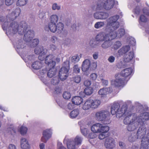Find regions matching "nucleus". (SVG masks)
Masks as SVG:
<instances>
[{
	"label": "nucleus",
	"instance_id": "nucleus-1",
	"mask_svg": "<svg viewBox=\"0 0 149 149\" xmlns=\"http://www.w3.org/2000/svg\"><path fill=\"white\" fill-rule=\"evenodd\" d=\"M20 13V10L19 8H16L15 10L11 13L8 14L6 18L3 16L0 15V21L1 22H4L2 25V28L3 30H6L8 27L9 28H12V31L14 34L17 32L19 34H22L24 31L26 23L25 21L21 22L19 25L15 22L11 23L10 25L8 26L9 22L13 21L19 15Z\"/></svg>",
	"mask_w": 149,
	"mask_h": 149
},
{
	"label": "nucleus",
	"instance_id": "nucleus-2",
	"mask_svg": "<svg viewBox=\"0 0 149 149\" xmlns=\"http://www.w3.org/2000/svg\"><path fill=\"white\" fill-rule=\"evenodd\" d=\"M119 17L118 15H116L110 17L108 20L107 26L109 27L108 30L110 31V39L112 40L117 36L120 38L125 34V30L123 28L120 29L117 32H116V30L120 26L119 23L117 21Z\"/></svg>",
	"mask_w": 149,
	"mask_h": 149
},
{
	"label": "nucleus",
	"instance_id": "nucleus-3",
	"mask_svg": "<svg viewBox=\"0 0 149 149\" xmlns=\"http://www.w3.org/2000/svg\"><path fill=\"white\" fill-rule=\"evenodd\" d=\"M138 124L140 125L137 132L136 136L138 139H141V143L143 140L144 142L148 141H149V136H147V134L145 136L146 132L147 129L144 126V122L149 119V113L147 112H144L140 114L137 118Z\"/></svg>",
	"mask_w": 149,
	"mask_h": 149
},
{
	"label": "nucleus",
	"instance_id": "nucleus-4",
	"mask_svg": "<svg viewBox=\"0 0 149 149\" xmlns=\"http://www.w3.org/2000/svg\"><path fill=\"white\" fill-rule=\"evenodd\" d=\"M132 72L131 68H126L123 70L121 73L116 74L115 75V79L111 81V85L116 88H122L126 83V78L130 76Z\"/></svg>",
	"mask_w": 149,
	"mask_h": 149
},
{
	"label": "nucleus",
	"instance_id": "nucleus-5",
	"mask_svg": "<svg viewBox=\"0 0 149 149\" xmlns=\"http://www.w3.org/2000/svg\"><path fill=\"white\" fill-rule=\"evenodd\" d=\"M25 26L24 32L22 34V35L24 34V39L26 42H30L31 41V42L30 44L31 47H34L38 44L39 40L37 39H34L31 41L34 36V31L32 30H29L30 27L26 24ZM20 35H21V34Z\"/></svg>",
	"mask_w": 149,
	"mask_h": 149
},
{
	"label": "nucleus",
	"instance_id": "nucleus-6",
	"mask_svg": "<svg viewBox=\"0 0 149 149\" xmlns=\"http://www.w3.org/2000/svg\"><path fill=\"white\" fill-rule=\"evenodd\" d=\"M120 105L117 102H114L111 108V112L112 115H116L117 118H120L123 116L125 113L127 108L126 106L123 105L120 109Z\"/></svg>",
	"mask_w": 149,
	"mask_h": 149
},
{
	"label": "nucleus",
	"instance_id": "nucleus-7",
	"mask_svg": "<svg viewBox=\"0 0 149 149\" xmlns=\"http://www.w3.org/2000/svg\"><path fill=\"white\" fill-rule=\"evenodd\" d=\"M54 56L52 54H50L46 57L45 63L50 67V68L47 73L48 77L51 78L56 74V70L54 68L56 65V62L53 60Z\"/></svg>",
	"mask_w": 149,
	"mask_h": 149
},
{
	"label": "nucleus",
	"instance_id": "nucleus-8",
	"mask_svg": "<svg viewBox=\"0 0 149 149\" xmlns=\"http://www.w3.org/2000/svg\"><path fill=\"white\" fill-rule=\"evenodd\" d=\"M114 0H98L96 6V9L100 10L104 8L109 10L114 6Z\"/></svg>",
	"mask_w": 149,
	"mask_h": 149
},
{
	"label": "nucleus",
	"instance_id": "nucleus-9",
	"mask_svg": "<svg viewBox=\"0 0 149 149\" xmlns=\"http://www.w3.org/2000/svg\"><path fill=\"white\" fill-rule=\"evenodd\" d=\"M70 69L69 61H65L59 72L58 76L61 80L63 81L67 79L68 76Z\"/></svg>",
	"mask_w": 149,
	"mask_h": 149
},
{
	"label": "nucleus",
	"instance_id": "nucleus-10",
	"mask_svg": "<svg viewBox=\"0 0 149 149\" xmlns=\"http://www.w3.org/2000/svg\"><path fill=\"white\" fill-rule=\"evenodd\" d=\"M123 116H125L123 121L125 125L131 124L136 122V120L138 121L137 118L139 116L136 117L135 114L132 113L130 111H127Z\"/></svg>",
	"mask_w": 149,
	"mask_h": 149
},
{
	"label": "nucleus",
	"instance_id": "nucleus-11",
	"mask_svg": "<svg viewBox=\"0 0 149 149\" xmlns=\"http://www.w3.org/2000/svg\"><path fill=\"white\" fill-rule=\"evenodd\" d=\"M47 50L44 49L42 46L36 47L34 50L36 54L39 55L38 57V59L41 61L44 60L45 58V55Z\"/></svg>",
	"mask_w": 149,
	"mask_h": 149
},
{
	"label": "nucleus",
	"instance_id": "nucleus-12",
	"mask_svg": "<svg viewBox=\"0 0 149 149\" xmlns=\"http://www.w3.org/2000/svg\"><path fill=\"white\" fill-rule=\"evenodd\" d=\"M109 27L107 25L106 30L108 33L106 34L104 32H101L97 35L96 37V39L97 41H102L105 40H112L110 39L111 35L110 31H108Z\"/></svg>",
	"mask_w": 149,
	"mask_h": 149
},
{
	"label": "nucleus",
	"instance_id": "nucleus-13",
	"mask_svg": "<svg viewBox=\"0 0 149 149\" xmlns=\"http://www.w3.org/2000/svg\"><path fill=\"white\" fill-rule=\"evenodd\" d=\"M110 115V113L108 111L102 110L96 112L95 115L97 119L98 120L103 121L104 120Z\"/></svg>",
	"mask_w": 149,
	"mask_h": 149
},
{
	"label": "nucleus",
	"instance_id": "nucleus-14",
	"mask_svg": "<svg viewBox=\"0 0 149 149\" xmlns=\"http://www.w3.org/2000/svg\"><path fill=\"white\" fill-rule=\"evenodd\" d=\"M52 132L50 129H47L43 131V136L41 138V141L46 143L51 137Z\"/></svg>",
	"mask_w": 149,
	"mask_h": 149
},
{
	"label": "nucleus",
	"instance_id": "nucleus-15",
	"mask_svg": "<svg viewBox=\"0 0 149 149\" xmlns=\"http://www.w3.org/2000/svg\"><path fill=\"white\" fill-rule=\"evenodd\" d=\"M115 141L111 137L107 138L106 139L104 146L107 148L112 149L115 147Z\"/></svg>",
	"mask_w": 149,
	"mask_h": 149
},
{
	"label": "nucleus",
	"instance_id": "nucleus-16",
	"mask_svg": "<svg viewBox=\"0 0 149 149\" xmlns=\"http://www.w3.org/2000/svg\"><path fill=\"white\" fill-rule=\"evenodd\" d=\"M90 61L88 59H85L83 62L81 66L82 70L83 72L87 71L90 68Z\"/></svg>",
	"mask_w": 149,
	"mask_h": 149
},
{
	"label": "nucleus",
	"instance_id": "nucleus-17",
	"mask_svg": "<svg viewBox=\"0 0 149 149\" xmlns=\"http://www.w3.org/2000/svg\"><path fill=\"white\" fill-rule=\"evenodd\" d=\"M83 101L82 97L79 96H75L73 97L72 99V103L76 105H79L81 104Z\"/></svg>",
	"mask_w": 149,
	"mask_h": 149
},
{
	"label": "nucleus",
	"instance_id": "nucleus-18",
	"mask_svg": "<svg viewBox=\"0 0 149 149\" xmlns=\"http://www.w3.org/2000/svg\"><path fill=\"white\" fill-rule=\"evenodd\" d=\"M134 57V53L133 52H130L124 55V61L126 62L131 61Z\"/></svg>",
	"mask_w": 149,
	"mask_h": 149
},
{
	"label": "nucleus",
	"instance_id": "nucleus-19",
	"mask_svg": "<svg viewBox=\"0 0 149 149\" xmlns=\"http://www.w3.org/2000/svg\"><path fill=\"white\" fill-rule=\"evenodd\" d=\"M45 30H50L52 32L54 33L57 31L56 24L49 23L48 26H46L45 27Z\"/></svg>",
	"mask_w": 149,
	"mask_h": 149
},
{
	"label": "nucleus",
	"instance_id": "nucleus-20",
	"mask_svg": "<svg viewBox=\"0 0 149 149\" xmlns=\"http://www.w3.org/2000/svg\"><path fill=\"white\" fill-rule=\"evenodd\" d=\"M82 109L84 110H88L90 108H92L91 99L87 100L82 106Z\"/></svg>",
	"mask_w": 149,
	"mask_h": 149
},
{
	"label": "nucleus",
	"instance_id": "nucleus-21",
	"mask_svg": "<svg viewBox=\"0 0 149 149\" xmlns=\"http://www.w3.org/2000/svg\"><path fill=\"white\" fill-rule=\"evenodd\" d=\"M43 64L42 61H36L32 63L31 66L35 70H39L41 68Z\"/></svg>",
	"mask_w": 149,
	"mask_h": 149
},
{
	"label": "nucleus",
	"instance_id": "nucleus-22",
	"mask_svg": "<svg viewBox=\"0 0 149 149\" xmlns=\"http://www.w3.org/2000/svg\"><path fill=\"white\" fill-rule=\"evenodd\" d=\"M137 121L128 125L127 127L128 131H132L134 130L137 127V126L139 125Z\"/></svg>",
	"mask_w": 149,
	"mask_h": 149
},
{
	"label": "nucleus",
	"instance_id": "nucleus-23",
	"mask_svg": "<svg viewBox=\"0 0 149 149\" xmlns=\"http://www.w3.org/2000/svg\"><path fill=\"white\" fill-rule=\"evenodd\" d=\"M101 124L99 123L93 125L91 127V131L94 133H99Z\"/></svg>",
	"mask_w": 149,
	"mask_h": 149
},
{
	"label": "nucleus",
	"instance_id": "nucleus-24",
	"mask_svg": "<svg viewBox=\"0 0 149 149\" xmlns=\"http://www.w3.org/2000/svg\"><path fill=\"white\" fill-rule=\"evenodd\" d=\"M92 109H95L97 108L101 104V101L100 100L95 99L94 100L91 99Z\"/></svg>",
	"mask_w": 149,
	"mask_h": 149
},
{
	"label": "nucleus",
	"instance_id": "nucleus-25",
	"mask_svg": "<svg viewBox=\"0 0 149 149\" xmlns=\"http://www.w3.org/2000/svg\"><path fill=\"white\" fill-rule=\"evenodd\" d=\"M138 138L135 133H132L129 135L128 138L129 141L131 142L135 141Z\"/></svg>",
	"mask_w": 149,
	"mask_h": 149
},
{
	"label": "nucleus",
	"instance_id": "nucleus-26",
	"mask_svg": "<svg viewBox=\"0 0 149 149\" xmlns=\"http://www.w3.org/2000/svg\"><path fill=\"white\" fill-rule=\"evenodd\" d=\"M109 130V126H103L102 124H101L99 133L103 132L106 134H109L108 132Z\"/></svg>",
	"mask_w": 149,
	"mask_h": 149
},
{
	"label": "nucleus",
	"instance_id": "nucleus-27",
	"mask_svg": "<svg viewBox=\"0 0 149 149\" xmlns=\"http://www.w3.org/2000/svg\"><path fill=\"white\" fill-rule=\"evenodd\" d=\"M67 147L68 149H75L76 145L73 141L68 140L67 143Z\"/></svg>",
	"mask_w": 149,
	"mask_h": 149
},
{
	"label": "nucleus",
	"instance_id": "nucleus-28",
	"mask_svg": "<svg viewBox=\"0 0 149 149\" xmlns=\"http://www.w3.org/2000/svg\"><path fill=\"white\" fill-rule=\"evenodd\" d=\"M93 132L90 133L88 135V137L89 138V141L92 144H93V143H94L93 139L96 138L97 136V135L95 133Z\"/></svg>",
	"mask_w": 149,
	"mask_h": 149
},
{
	"label": "nucleus",
	"instance_id": "nucleus-29",
	"mask_svg": "<svg viewBox=\"0 0 149 149\" xmlns=\"http://www.w3.org/2000/svg\"><path fill=\"white\" fill-rule=\"evenodd\" d=\"M98 94L102 97L106 95L108 93V89L107 88H103L100 89L98 91Z\"/></svg>",
	"mask_w": 149,
	"mask_h": 149
},
{
	"label": "nucleus",
	"instance_id": "nucleus-30",
	"mask_svg": "<svg viewBox=\"0 0 149 149\" xmlns=\"http://www.w3.org/2000/svg\"><path fill=\"white\" fill-rule=\"evenodd\" d=\"M93 91V88L91 87L86 88L84 90V93L85 94L87 95H91Z\"/></svg>",
	"mask_w": 149,
	"mask_h": 149
},
{
	"label": "nucleus",
	"instance_id": "nucleus-31",
	"mask_svg": "<svg viewBox=\"0 0 149 149\" xmlns=\"http://www.w3.org/2000/svg\"><path fill=\"white\" fill-rule=\"evenodd\" d=\"M79 113V110L78 109H75L72 111L70 114V117L74 118L77 117Z\"/></svg>",
	"mask_w": 149,
	"mask_h": 149
},
{
	"label": "nucleus",
	"instance_id": "nucleus-32",
	"mask_svg": "<svg viewBox=\"0 0 149 149\" xmlns=\"http://www.w3.org/2000/svg\"><path fill=\"white\" fill-rule=\"evenodd\" d=\"M111 40H105V42L102 44V47L104 49L110 47L111 44Z\"/></svg>",
	"mask_w": 149,
	"mask_h": 149
},
{
	"label": "nucleus",
	"instance_id": "nucleus-33",
	"mask_svg": "<svg viewBox=\"0 0 149 149\" xmlns=\"http://www.w3.org/2000/svg\"><path fill=\"white\" fill-rule=\"evenodd\" d=\"M56 27L57 28L56 31H57L58 33H61L63 30L64 25L62 23L59 22L56 25Z\"/></svg>",
	"mask_w": 149,
	"mask_h": 149
},
{
	"label": "nucleus",
	"instance_id": "nucleus-34",
	"mask_svg": "<svg viewBox=\"0 0 149 149\" xmlns=\"http://www.w3.org/2000/svg\"><path fill=\"white\" fill-rule=\"evenodd\" d=\"M149 145V141H147L146 142H144L143 140L142 142L141 143V146L140 149H148Z\"/></svg>",
	"mask_w": 149,
	"mask_h": 149
},
{
	"label": "nucleus",
	"instance_id": "nucleus-35",
	"mask_svg": "<svg viewBox=\"0 0 149 149\" xmlns=\"http://www.w3.org/2000/svg\"><path fill=\"white\" fill-rule=\"evenodd\" d=\"M58 19L57 16L56 15H53L50 17V23L56 24L57 22Z\"/></svg>",
	"mask_w": 149,
	"mask_h": 149
},
{
	"label": "nucleus",
	"instance_id": "nucleus-36",
	"mask_svg": "<svg viewBox=\"0 0 149 149\" xmlns=\"http://www.w3.org/2000/svg\"><path fill=\"white\" fill-rule=\"evenodd\" d=\"M27 130L26 127L22 126L19 129V131L22 135H24L26 134Z\"/></svg>",
	"mask_w": 149,
	"mask_h": 149
},
{
	"label": "nucleus",
	"instance_id": "nucleus-37",
	"mask_svg": "<svg viewBox=\"0 0 149 149\" xmlns=\"http://www.w3.org/2000/svg\"><path fill=\"white\" fill-rule=\"evenodd\" d=\"M23 139H21V146L22 149H29L30 147L29 143H24L23 142Z\"/></svg>",
	"mask_w": 149,
	"mask_h": 149
},
{
	"label": "nucleus",
	"instance_id": "nucleus-38",
	"mask_svg": "<svg viewBox=\"0 0 149 149\" xmlns=\"http://www.w3.org/2000/svg\"><path fill=\"white\" fill-rule=\"evenodd\" d=\"M122 44L120 41H117L113 44V47L115 50H116L120 47L121 46Z\"/></svg>",
	"mask_w": 149,
	"mask_h": 149
},
{
	"label": "nucleus",
	"instance_id": "nucleus-39",
	"mask_svg": "<svg viewBox=\"0 0 149 149\" xmlns=\"http://www.w3.org/2000/svg\"><path fill=\"white\" fill-rule=\"evenodd\" d=\"M28 0H18L16 4L18 6H22L25 5L27 3Z\"/></svg>",
	"mask_w": 149,
	"mask_h": 149
},
{
	"label": "nucleus",
	"instance_id": "nucleus-40",
	"mask_svg": "<svg viewBox=\"0 0 149 149\" xmlns=\"http://www.w3.org/2000/svg\"><path fill=\"white\" fill-rule=\"evenodd\" d=\"M74 142L75 145L80 144L82 142L81 138L78 136H77L75 138Z\"/></svg>",
	"mask_w": 149,
	"mask_h": 149
},
{
	"label": "nucleus",
	"instance_id": "nucleus-41",
	"mask_svg": "<svg viewBox=\"0 0 149 149\" xmlns=\"http://www.w3.org/2000/svg\"><path fill=\"white\" fill-rule=\"evenodd\" d=\"M60 81L58 77H54L51 80V83L54 85L58 84Z\"/></svg>",
	"mask_w": 149,
	"mask_h": 149
},
{
	"label": "nucleus",
	"instance_id": "nucleus-42",
	"mask_svg": "<svg viewBox=\"0 0 149 149\" xmlns=\"http://www.w3.org/2000/svg\"><path fill=\"white\" fill-rule=\"evenodd\" d=\"M101 16L100 17H98V18L100 19H105L108 17V13L104 12H100Z\"/></svg>",
	"mask_w": 149,
	"mask_h": 149
},
{
	"label": "nucleus",
	"instance_id": "nucleus-43",
	"mask_svg": "<svg viewBox=\"0 0 149 149\" xmlns=\"http://www.w3.org/2000/svg\"><path fill=\"white\" fill-rule=\"evenodd\" d=\"M104 23V22H96L94 26L95 27L96 29H99L102 27Z\"/></svg>",
	"mask_w": 149,
	"mask_h": 149
},
{
	"label": "nucleus",
	"instance_id": "nucleus-44",
	"mask_svg": "<svg viewBox=\"0 0 149 149\" xmlns=\"http://www.w3.org/2000/svg\"><path fill=\"white\" fill-rule=\"evenodd\" d=\"M98 136V138L100 140L104 139L105 138L109 136V134H106L103 132H100Z\"/></svg>",
	"mask_w": 149,
	"mask_h": 149
},
{
	"label": "nucleus",
	"instance_id": "nucleus-45",
	"mask_svg": "<svg viewBox=\"0 0 149 149\" xmlns=\"http://www.w3.org/2000/svg\"><path fill=\"white\" fill-rule=\"evenodd\" d=\"M148 19L143 15H141L140 16L139 19V22H146L147 21Z\"/></svg>",
	"mask_w": 149,
	"mask_h": 149
},
{
	"label": "nucleus",
	"instance_id": "nucleus-46",
	"mask_svg": "<svg viewBox=\"0 0 149 149\" xmlns=\"http://www.w3.org/2000/svg\"><path fill=\"white\" fill-rule=\"evenodd\" d=\"M63 96L64 99L67 100L69 99L71 97V95L70 93L67 91L63 93Z\"/></svg>",
	"mask_w": 149,
	"mask_h": 149
},
{
	"label": "nucleus",
	"instance_id": "nucleus-47",
	"mask_svg": "<svg viewBox=\"0 0 149 149\" xmlns=\"http://www.w3.org/2000/svg\"><path fill=\"white\" fill-rule=\"evenodd\" d=\"M74 81L77 83H79L81 80V77L79 76H77L73 78Z\"/></svg>",
	"mask_w": 149,
	"mask_h": 149
},
{
	"label": "nucleus",
	"instance_id": "nucleus-48",
	"mask_svg": "<svg viewBox=\"0 0 149 149\" xmlns=\"http://www.w3.org/2000/svg\"><path fill=\"white\" fill-rule=\"evenodd\" d=\"M73 72L76 73H78L80 72V68L77 65H75L73 67Z\"/></svg>",
	"mask_w": 149,
	"mask_h": 149
},
{
	"label": "nucleus",
	"instance_id": "nucleus-49",
	"mask_svg": "<svg viewBox=\"0 0 149 149\" xmlns=\"http://www.w3.org/2000/svg\"><path fill=\"white\" fill-rule=\"evenodd\" d=\"M79 60V58L78 56H74L72 57V61L74 63H75L78 62Z\"/></svg>",
	"mask_w": 149,
	"mask_h": 149
},
{
	"label": "nucleus",
	"instance_id": "nucleus-50",
	"mask_svg": "<svg viewBox=\"0 0 149 149\" xmlns=\"http://www.w3.org/2000/svg\"><path fill=\"white\" fill-rule=\"evenodd\" d=\"M97 77V74L95 73L91 74L90 76V79L93 81L95 80Z\"/></svg>",
	"mask_w": 149,
	"mask_h": 149
},
{
	"label": "nucleus",
	"instance_id": "nucleus-51",
	"mask_svg": "<svg viewBox=\"0 0 149 149\" xmlns=\"http://www.w3.org/2000/svg\"><path fill=\"white\" fill-rule=\"evenodd\" d=\"M90 69L91 70H95L97 67V62H93L91 64L90 63Z\"/></svg>",
	"mask_w": 149,
	"mask_h": 149
},
{
	"label": "nucleus",
	"instance_id": "nucleus-52",
	"mask_svg": "<svg viewBox=\"0 0 149 149\" xmlns=\"http://www.w3.org/2000/svg\"><path fill=\"white\" fill-rule=\"evenodd\" d=\"M82 134L84 136H87L89 132V130L86 128L81 129Z\"/></svg>",
	"mask_w": 149,
	"mask_h": 149
},
{
	"label": "nucleus",
	"instance_id": "nucleus-53",
	"mask_svg": "<svg viewBox=\"0 0 149 149\" xmlns=\"http://www.w3.org/2000/svg\"><path fill=\"white\" fill-rule=\"evenodd\" d=\"M140 12V9L139 6H136L133 10V12L136 14H139Z\"/></svg>",
	"mask_w": 149,
	"mask_h": 149
},
{
	"label": "nucleus",
	"instance_id": "nucleus-54",
	"mask_svg": "<svg viewBox=\"0 0 149 149\" xmlns=\"http://www.w3.org/2000/svg\"><path fill=\"white\" fill-rule=\"evenodd\" d=\"M123 48L124 52L126 54L130 49V47L129 45H126L122 47Z\"/></svg>",
	"mask_w": 149,
	"mask_h": 149
},
{
	"label": "nucleus",
	"instance_id": "nucleus-55",
	"mask_svg": "<svg viewBox=\"0 0 149 149\" xmlns=\"http://www.w3.org/2000/svg\"><path fill=\"white\" fill-rule=\"evenodd\" d=\"M61 88L58 87H56L54 92L55 94H59L61 92Z\"/></svg>",
	"mask_w": 149,
	"mask_h": 149
},
{
	"label": "nucleus",
	"instance_id": "nucleus-56",
	"mask_svg": "<svg viewBox=\"0 0 149 149\" xmlns=\"http://www.w3.org/2000/svg\"><path fill=\"white\" fill-rule=\"evenodd\" d=\"M57 146L58 149H66L63 146L62 143L60 142L58 143Z\"/></svg>",
	"mask_w": 149,
	"mask_h": 149
},
{
	"label": "nucleus",
	"instance_id": "nucleus-57",
	"mask_svg": "<svg viewBox=\"0 0 149 149\" xmlns=\"http://www.w3.org/2000/svg\"><path fill=\"white\" fill-rule=\"evenodd\" d=\"M118 53L119 56L126 54L124 52L123 48L122 47L118 50Z\"/></svg>",
	"mask_w": 149,
	"mask_h": 149
},
{
	"label": "nucleus",
	"instance_id": "nucleus-58",
	"mask_svg": "<svg viewBox=\"0 0 149 149\" xmlns=\"http://www.w3.org/2000/svg\"><path fill=\"white\" fill-rule=\"evenodd\" d=\"M84 85L86 86H89L91 84V81L88 80L85 81L84 83Z\"/></svg>",
	"mask_w": 149,
	"mask_h": 149
},
{
	"label": "nucleus",
	"instance_id": "nucleus-59",
	"mask_svg": "<svg viewBox=\"0 0 149 149\" xmlns=\"http://www.w3.org/2000/svg\"><path fill=\"white\" fill-rule=\"evenodd\" d=\"M60 6H58L57 4L56 3L54 4L52 7V9L53 10H55L57 9L58 10L60 9Z\"/></svg>",
	"mask_w": 149,
	"mask_h": 149
},
{
	"label": "nucleus",
	"instance_id": "nucleus-60",
	"mask_svg": "<svg viewBox=\"0 0 149 149\" xmlns=\"http://www.w3.org/2000/svg\"><path fill=\"white\" fill-rule=\"evenodd\" d=\"M115 60V57L112 56H110L109 57L108 59V61L110 63H113L114 62Z\"/></svg>",
	"mask_w": 149,
	"mask_h": 149
},
{
	"label": "nucleus",
	"instance_id": "nucleus-61",
	"mask_svg": "<svg viewBox=\"0 0 149 149\" xmlns=\"http://www.w3.org/2000/svg\"><path fill=\"white\" fill-rule=\"evenodd\" d=\"M143 12L145 15L147 16H149V11L148 10L144 8L143 9Z\"/></svg>",
	"mask_w": 149,
	"mask_h": 149
},
{
	"label": "nucleus",
	"instance_id": "nucleus-62",
	"mask_svg": "<svg viewBox=\"0 0 149 149\" xmlns=\"http://www.w3.org/2000/svg\"><path fill=\"white\" fill-rule=\"evenodd\" d=\"M100 12H97L95 13L94 14V16L95 18L97 19H100L98 18V17H100L101 16Z\"/></svg>",
	"mask_w": 149,
	"mask_h": 149
},
{
	"label": "nucleus",
	"instance_id": "nucleus-63",
	"mask_svg": "<svg viewBox=\"0 0 149 149\" xmlns=\"http://www.w3.org/2000/svg\"><path fill=\"white\" fill-rule=\"evenodd\" d=\"M13 3L12 0H5V4L6 5L9 6L11 5Z\"/></svg>",
	"mask_w": 149,
	"mask_h": 149
},
{
	"label": "nucleus",
	"instance_id": "nucleus-64",
	"mask_svg": "<svg viewBox=\"0 0 149 149\" xmlns=\"http://www.w3.org/2000/svg\"><path fill=\"white\" fill-rule=\"evenodd\" d=\"M68 108L70 110H72L74 108V105L72 104L69 103L68 105Z\"/></svg>",
	"mask_w": 149,
	"mask_h": 149
}]
</instances>
